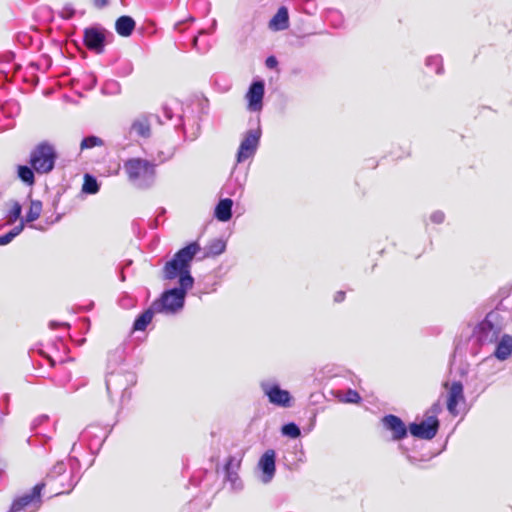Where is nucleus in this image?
I'll return each mask as SVG.
<instances>
[{"instance_id":"obj_10","label":"nucleus","mask_w":512,"mask_h":512,"mask_svg":"<svg viewBox=\"0 0 512 512\" xmlns=\"http://www.w3.org/2000/svg\"><path fill=\"white\" fill-rule=\"evenodd\" d=\"M153 115L141 114L138 115L131 123L129 133L141 138H149L152 134L151 123Z\"/></svg>"},{"instance_id":"obj_11","label":"nucleus","mask_w":512,"mask_h":512,"mask_svg":"<svg viewBox=\"0 0 512 512\" xmlns=\"http://www.w3.org/2000/svg\"><path fill=\"white\" fill-rule=\"evenodd\" d=\"M275 451L268 449L261 456L258 467L262 472L261 481L265 484L271 482L275 475Z\"/></svg>"},{"instance_id":"obj_14","label":"nucleus","mask_w":512,"mask_h":512,"mask_svg":"<svg viewBox=\"0 0 512 512\" xmlns=\"http://www.w3.org/2000/svg\"><path fill=\"white\" fill-rule=\"evenodd\" d=\"M383 426L392 432L393 440H401L407 435V428L404 422L395 415H386L382 419Z\"/></svg>"},{"instance_id":"obj_1","label":"nucleus","mask_w":512,"mask_h":512,"mask_svg":"<svg viewBox=\"0 0 512 512\" xmlns=\"http://www.w3.org/2000/svg\"><path fill=\"white\" fill-rule=\"evenodd\" d=\"M199 251V244L192 242L166 262L163 268V278L167 280L179 278V286L164 291L161 297L153 302V309L157 313L175 314L182 310L187 292L194 284V278L190 272L191 262Z\"/></svg>"},{"instance_id":"obj_21","label":"nucleus","mask_w":512,"mask_h":512,"mask_svg":"<svg viewBox=\"0 0 512 512\" xmlns=\"http://www.w3.org/2000/svg\"><path fill=\"white\" fill-rule=\"evenodd\" d=\"M42 212V202L39 200H32L29 210L25 217V222L31 223L37 220Z\"/></svg>"},{"instance_id":"obj_28","label":"nucleus","mask_w":512,"mask_h":512,"mask_svg":"<svg viewBox=\"0 0 512 512\" xmlns=\"http://www.w3.org/2000/svg\"><path fill=\"white\" fill-rule=\"evenodd\" d=\"M102 143L103 142L100 138L96 136H88L82 140L80 147L82 150H84L95 146H100Z\"/></svg>"},{"instance_id":"obj_33","label":"nucleus","mask_w":512,"mask_h":512,"mask_svg":"<svg viewBox=\"0 0 512 512\" xmlns=\"http://www.w3.org/2000/svg\"><path fill=\"white\" fill-rule=\"evenodd\" d=\"M440 411H441V405L439 402H436L427 411L425 416H434L435 418H437V415L440 413Z\"/></svg>"},{"instance_id":"obj_5","label":"nucleus","mask_w":512,"mask_h":512,"mask_svg":"<svg viewBox=\"0 0 512 512\" xmlns=\"http://www.w3.org/2000/svg\"><path fill=\"white\" fill-rule=\"evenodd\" d=\"M43 483L35 485L30 492L16 498L8 512H36L42 504L41 492Z\"/></svg>"},{"instance_id":"obj_26","label":"nucleus","mask_w":512,"mask_h":512,"mask_svg":"<svg viewBox=\"0 0 512 512\" xmlns=\"http://www.w3.org/2000/svg\"><path fill=\"white\" fill-rule=\"evenodd\" d=\"M225 247L226 244L224 241L220 239H215L208 246V254L213 256L220 255L221 253L224 252Z\"/></svg>"},{"instance_id":"obj_25","label":"nucleus","mask_w":512,"mask_h":512,"mask_svg":"<svg viewBox=\"0 0 512 512\" xmlns=\"http://www.w3.org/2000/svg\"><path fill=\"white\" fill-rule=\"evenodd\" d=\"M18 176L26 184L31 185L34 183V173L28 166H19Z\"/></svg>"},{"instance_id":"obj_2","label":"nucleus","mask_w":512,"mask_h":512,"mask_svg":"<svg viewBox=\"0 0 512 512\" xmlns=\"http://www.w3.org/2000/svg\"><path fill=\"white\" fill-rule=\"evenodd\" d=\"M129 183L137 189H148L156 180V165L147 159L133 157L123 164Z\"/></svg>"},{"instance_id":"obj_32","label":"nucleus","mask_w":512,"mask_h":512,"mask_svg":"<svg viewBox=\"0 0 512 512\" xmlns=\"http://www.w3.org/2000/svg\"><path fill=\"white\" fill-rule=\"evenodd\" d=\"M445 219V215L442 211H434L431 215H430V220L431 222L435 223V224H441Z\"/></svg>"},{"instance_id":"obj_19","label":"nucleus","mask_w":512,"mask_h":512,"mask_svg":"<svg viewBox=\"0 0 512 512\" xmlns=\"http://www.w3.org/2000/svg\"><path fill=\"white\" fill-rule=\"evenodd\" d=\"M233 201L229 198L220 200L215 208V217L222 222L231 219Z\"/></svg>"},{"instance_id":"obj_20","label":"nucleus","mask_w":512,"mask_h":512,"mask_svg":"<svg viewBox=\"0 0 512 512\" xmlns=\"http://www.w3.org/2000/svg\"><path fill=\"white\" fill-rule=\"evenodd\" d=\"M155 313L157 312L156 310L153 309L152 304L149 309H147L137 317L133 325L134 330L143 331L147 327V325L152 321Z\"/></svg>"},{"instance_id":"obj_30","label":"nucleus","mask_w":512,"mask_h":512,"mask_svg":"<svg viewBox=\"0 0 512 512\" xmlns=\"http://www.w3.org/2000/svg\"><path fill=\"white\" fill-rule=\"evenodd\" d=\"M361 400V397L359 393L355 390L349 389L346 393L344 398L341 399L342 402L345 403H359Z\"/></svg>"},{"instance_id":"obj_9","label":"nucleus","mask_w":512,"mask_h":512,"mask_svg":"<svg viewBox=\"0 0 512 512\" xmlns=\"http://www.w3.org/2000/svg\"><path fill=\"white\" fill-rule=\"evenodd\" d=\"M265 86L263 81H255L249 87L246 94L248 100V109L252 112H258L263 107Z\"/></svg>"},{"instance_id":"obj_13","label":"nucleus","mask_w":512,"mask_h":512,"mask_svg":"<svg viewBox=\"0 0 512 512\" xmlns=\"http://www.w3.org/2000/svg\"><path fill=\"white\" fill-rule=\"evenodd\" d=\"M465 401L463 385L461 382H453L448 390L447 409L450 414L458 415L457 405Z\"/></svg>"},{"instance_id":"obj_16","label":"nucleus","mask_w":512,"mask_h":512,"mask_svg":"<svg viewBox=\"0 0 512 512\" xmlns=\"http://www.w3.org/2000/svg\"><path fill=\"white\" fill-rule=\"evenodd\" d=\"M289 15L286 7H280L277 13L269 22V27L275 31H281L288 28Z\"/></svg>"},{"instance_id":"obj_3","label":"nucleus","mask_w":512,"mask_h":512,"mask_svg":"<svg viewBox=\"0 0 512 512\" xmlns=\"http://www.w3.org/2000/svg\"><path fill=\"white\" fill-rule=\"evenodd\" d=\"M503 321L497 312H490L476 327L477 339L483 344L495 343L503 331Z\"/></svg>"},{"instance_id":"obj_22","label":"nucleus","mask_w":512,"mask_h":512,"mask_svg":"<svg viewBox=\"0 0 512 512\" xmlns=\"http://www.w3.org/2000/svg\"><path fill=\"white\" fill-rule=\"evenodd\" d=\"M8 205H10V209L6 214L7 223L13 224L20 218L22 213V207L18 201L14 200L10 201Z\"/></svg>"},{"instance_id":"obj_7","label":"nucleus","mask_w":512,"mask_h":512,"mask_svg":"<svg viewBox=\"0 0 512 512\" xmlns=\"http://www.w3.org/2000/svg\"><path fill=\"white\" fill-rule=\"evenodd\" d=\"M439 421L434 416H425V419L420 423H411L409 426V431L412 436L431 440L435 437L438 432Z\"/></svg>"},{"instance_id":"obj_35","label":"nucleus","mask_w":512,"mask_h":512,"mask_svg":"<svg viewBox=\"0 0 512 512\" xmlns=\"http://www.w3.org/2000/svg\"><path fill=\"white\" fill-rule=\"evenodd\" d=\"M94 6L98 9L104 8L108 5V0H93Z\"/></svg>"},{"instance_id":"obj_27","label":"nucleus","mask_w":512,"mask_h":512,"mask_svg":"<svg viewBox=\"0 0 512 512\" xmlns=\"http://www.w3.org/2000/svg\"><path fill=\"white\" fill-rule=\"evenodd\" d=\"M282 434L290 438H297L300 436V428L294 423L285 424L282 427Z\"/></svg>"},{"instance_id":"obj_39","label":"nucleus","mask_w":512,"mask_h":512,"mask_svg":"<svg viewBox=\"0 0 512 512\" xmlns=\"http://www.w3.org/2000/svg\"><path fill=\"white\" fill-rule=\"evenodd\" d=\"M197 41H198V39L194 38V40H193L194 45H196Z\"/></svg>"},{"instance_id":"obj_6","label":"nucleus","mask_w":512,"mask_h":512,"mask_svg":"<svg viewBox=\"0 0 512 512\" xmlns=\"http://www.w3.org/2000/svg\"><path fill=\"white\" fill-rule=\"evenodd\" d=\"M260 387L271 404L280 407L290 406L291 395L289 391L281 389L276 381L263 380L260 383Z\"/></svg>"},{"instance_id":"obj_23","label":"nucleus","mask_w":512,"mask_h":512,"mask_svg":"<svg viewBox=\"0 0 512 512\" xmlns=\"http://www.w3.org/2000/svg\"><path fill=\"white\" fill-rule=\"evenodd\" d=\"M24 229V220L22 219L11 231L0 236V246L9 244Z\"/></svg>"},{"instance_id":"obj_4","label":"nucleus","mask_w":512,"mask_h":512,"mask_svg":"<svg viewBox=\"0 0 512 512\" xmlns=\"http://www.w3.org/2000/svg\"><path fill=\"white\" fill-rule=\"evenodd\" d=\"M55 158L54 148L47 143H42L32 152L30 163L36 172L48 173L54 167Z\"/></svg>"},{"instance_id":"obj_31","label":"nucleus","mask_w":512,"mask_h":512,"mask_svg":"<svg viewBox=\"0 0 512 512\" xmlns=\"http://www.w3.org/2000/svg\"><path fill=\"white\" fill-rule=\"evenodd\" d=\"M66 471V465L63 461H59L57 462L53 467L52 469L50 470V472L48 473V477H56V476H59V475H62L64 472Z\"/></svg>"},{"instance_id":"obj_34","label":"nucleus","mask_w":512,"mask_h":512,"mask_svg":"<svg viewBox=\"0 0 512 512\" xmlns=\"http://www.w3.org/2000/svg\"><path fill=\"white\" fill-rule=\"evenodd\" d=\"M265 64L269 69H274L278 65V61L274 56H269L266 59Z\"/></svg>"},{"instance_id":"obj_12","label":"nucleus","mask_w":512,"mask_h":512,"mask_svg":"<svg viewBox=\"0 0 512 512\" xmlns=\"http://www.w3.org/2000/svg\"><path fill=\"white\" fill-rule=\"evenodd\" d=\"M84 42L88 49L99 54L104 50L105 35L99 28H86L84 31Z\"/></svg>"},{"instance_id":"obj_17","label":"nucleus","mask_w":512,"mask_h":512,"mask_svg":"<svg viewBox=\"0 0 512 512\" xmlns=\"http://www.w3.org/2000/svg\"><path fill=\"white\" fill-rule=\"evenodd\" d=\"M136 26L134 19L130 16H121L116 20V32L123 37H128L132 34Z\"/></svg>"},{"instance_id":"obj_18","label":"nucleus","mask_w":512,"mask_h":512,"mask_svg":"<svg viewBox=\"0 0 512 512\" xmlns=\"http://www.w3.org/2000/svg\"><path fill=\"white\" fill-rule=\"evenodd\" d=\"M239 463H234V459L230 458L227 464L225 465V472H226V480L230 482L231 488L233 490H240L242 488V482L237 474V472L234 470V467H238Z\"/></svg>"},{"instance_id":"obj_36","label":"nucleus","mask_w":512,"mask_h":512,"mask_svg":"<svg viewBox=\"0 0 512 512\" xmlns=\"http://www.w3.org/2000/svg\"><path fill=\"white\" fill-rule=\"evenodd\" d=\"M344 296H345V293L340 291V292H337V294L335 295V302H341L344 300Z\"/></svg>"},{"instance_id":"obj_37","label":"nucleus","mask_w":512,"mask_h":512,"mask_svg":"<svg viewBox=\"0 0 512 512\" xmlns=\"http://www.w3.org/2000/svg\"><path fill=\"white\" fill-rule=\"evenodd\" d=\"M56 325H58V324H57V323H55V322H51V323H50L51 328H54Z\"/></svg>"},{"instance_id":"obj_29","label":"nucleus","mask_w":512,"mask_h":512,"mask_svg":"<svg viewBox=\"0 0 512 512\" xmlns=\"http://www.w3.org/2000/svg\"><path fill=\"white\" fill-rule=\"evenodd\" d=\"M427 66H435V71L437 74H440L442 72V59L440 56H430L426 60Z\"/></svg>"},{"instance_id":"obj_38","label":"nucleus","mask_w":512,"mask_h":512,"mask_svg":"<svg viewBox=\"0 0 512 512\" xmlns=\"http://www.w3.org/2000/svg\"><path fill=\"white\" fill-rule=\"evenodd\" d=\"M212 26H213V28L216 27V20H213Z\"/></svg>"},{"instance_id":"obj_8","label":"nucleus","mask_w":512,"mask_h":512,"mask_svg":"<svg viewBox=\"0 0 512 512\" xmlns=\"http://www.w3.org/2000/svg\"><path fill=\"white\" fill-rule=\"evenodd\" d=\"M260 136V129H251L246 132L237 153L238 163L246 161L256 153Z\"/></svg>"},{"instance_id":"obj_15","label":"nucleus","mask_w":512,"mask_h":512,"mask_svg":"<svg viewBox=\"0 0 512 512\" xmlns=\"http://www.w3.org/2000/svg\"><path fill=\"white\" fill-rule=\"evenodd\" d=\"M512 354V336L504 334L498 339L494 355L499 360H506Z\"/></svg>"},{"instance_id":"obj_24","label":"nucleus","mask_w":512,"mask_h":512,"mask_svg":"<svg viewBox=\"0 0 512 512\" xmlns=\"http://www.w3.org/2000/svg\"><path fill=\"white\" fill-rule=\"evenodd\" d=\"M82 191L87 194L97 193L99 191L97 180L93 176L86 174L84 177Z\"/></svg>"}]
</instances>
